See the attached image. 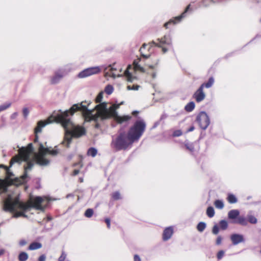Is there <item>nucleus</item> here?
I'll use <instances>...</instances> for the list:
<instances>
[{"label": "nucleus", "mask_w": 261, "mask_h": 261, "mask_svg": "<svg viewBox=\"0 0 261 261\" xmlns=\"http://www.w3.org/2000/svg\"><path fill=\"white\" fill-rule=\"evenodd\" d=\"M206 215L210 218H212L215 215V211L212 206H208L206 210Z\"/></svg>", "instance_id": "7c9ffc66"}, {"label": "nucleus", "mask_w": 261, "mask_h": 261, "mask_svg": "<svg viewBox=\"0 0 261 261\" xmlns=\"http://www.w3.org/2000/svg\"><path fill=\"white\" fill-rule=\"evenodd\" d=\"M190 7H191V5L190 4L188 5L187 6V7L186 8L184 11L180 15L175 17H173V18L170 19L168 22H166L164 24V27L166 29H168V28H169V25H175V24L180 22L181 21V20H182V19L186 16V14L188 12L192 11V9L190 8Z\"/></svg>", "instance_id": "9d476101"}, {"label": "nucleus", "mask_w": 261, "mask_h": 261, "mask_svg": "<svg viewBox=\"0 0 261 261\" xmlns=\"http://www.w3.org/2000/svg\"><path fill=\"white\" fill-rule=\"evenodd\" d=\"M215 206L218 209H222L224 207L223 202L221 200H216L214 202Z\"/></svg>", "instance_id": "2f4dec72"}, {"label": "nucleus", "mask_w": 261, "mask_h": 261, "mask_svg": "<svg viewBox=\"0 0 261 261\" xmlns=\"http://www.w3.org/2000/svg\"><path fill=\"white\" fill-rule=\"evenodd\" d=\"M196 121L198 123L200 128L205 129L210 123V118L205 112H201L197 115Z\"/></svg>", "instance_id": "f8f14e48"}, {"label": "nucleus", "mask_w": 261, "mask_h": 261, "mask_svg": "<svg viewBox=\"0 0 261 261\" xmlns=\"http://www.w3.org/2000/svg\"><path fill=\"white\" fill-rule=\"evenodd\" d=\"M93 210L92 209L88 208L85 212V216L87 218H90L93 216Z\"/></svg>", "instance_id": "ea45409f"}, {"label": "nucleus", "mask_w": 261, "mask_h": 261, "mask_svg": "<svg viewBox=\"0 0 261 261\" xmlns=\"http://www.w3.org/2000/svg\"><path fill=\"white\" fill-rule=\"evenodd\" d=\"M220 227L222 230H225L228 227L227 222L225 220H222L219 222Z\"/></svg>", "instance_id": "f704fd0d"}, {"label": "nucleus", "mask_w": 261, "mask_h": 261, "mask_svg": "<svg viewBox=\"0 0 261 261\" xmlns=\"http://www.w3.org/2000/svg\"><path fill=\"white\" fill-rule=\"evenodd\" d=\"M95 109L96 110L95 114L98 118H100L102 120L108 119L107 103L102 102L96 105Z\"/></svg>", "instance_id": "ddd939ff"}, {"label": "nucleus", "mask_w": 261, "mask_h": 261, "mask_svg": "<svg viewBox=\"0 0 261 261\" xmlns=\"http://www.w3.org/2000/svg\"><path fill=\"white\" fill-rule=\"evenodd\" d=\"M79 180H80V182H82L83 181V178H80L79 179Z\"/></svg>", "instance_id": "338daca9"}, {"label": "nucleus", "mask_w": 261, "mask_h": 261, "mask_svg": "<svg viewBox=\"0 0 261 261\" xmlns=\"http://www.w3.org/2000/svg\"><path fill=\"white\" fill-rule=\"evenodd\" d=\"M144 64V61L141 58H138L134 60L133 62V68L132 65H128L126 69L124 72V76L128 82H133L135 80L137 79L136 76H133L129 70L133 69L135 71H139L141 72H145L144 68L142 66Z\"/></svg>", "instance_id": "0eeeda50"}, {"label": "nucleus", "mask_w": 261, "mask_h": 261, "mask_svg": "<svg viewBox=\"0 0 261 261\" xmlns=\"http://www.w3.org/2000/svg\"><path fill=\"white\" fill-rule=\"evenodd\" d=\"M185 147L189 151L193 152L194 151V146L193 143H186L185 144Z\"/></svg>", "instance_id": "72a5a7b5"}, {"label": "nucleus", "mask_w": 261, "mask_h": 261, "mask_svg": "<svg viewBox=\"0 0 261 261\" xmlns=\"http://www.w3.org/2000/svg\"><path fill=\"white\" fill-rule=\"evenodd\" d=\"M247 221L251 224H255L257 223V220L256 217L252 215H247Z\"/></svg>", "instance_id": "c756f323"}, {"label": "nucleus", "mask_w": 261, "mask_h": 261, "mask_svg": "<svg viewBox=\"0 0 261 261\" xmlns=\"http://www.w3.org/2000/svg\"><path fill=\"white\" fill-rule=\"evenodd\" d=\"M113 90L114 88L113 86L111 85H108L106 87L105 91L107 94L110 95L112 93Z\"/></svg>", "instance_id": "4c0bfd02"}, {"label": "nucleus", "mask_w": 261, "mask_h": 261, "mask_svg": "<svg viewBox=\"0 0 261 261\" xmlns=\"http://www.w3.org/2000/svg\"><path fill=\"white\" fill-rule=\"evenodd\" d=\"M99 124L98 123H96V124L95 125V128H99Z\"/></svg>", "instance_id": "69168bd1"}, {"label": "nucleus", "mask_w": 261, "mask_h": 261, "mask_svg": "<svg viewBox=\"0 0 261 261\" xmlns=\"http://www.w3.org/2000/svg\"><path fill=\"white\" fill-rule=\"evenodd\" d=\"M26 244V242L24 240L21 241L20 242V245L21 246L24 245Z\"/></svg>", "instance_id": "680f3d73"}, {"label": "nucleus", "mask_w": 261, "mask_h": 261, "mask_svg": "<svg viewBox=\"0 0 261 261\" xmlns=\"http://www.w3.org/2000/svg\"><path fill=\"white\" fill-rule=\"evenodd\" d=\"M221 0H217L215 1L214 0H201V5L203 7H207L209 6L211 3H216L218 2H221Z\"/></svg>", "instance_id": "bb28decb"}, {"label": "nucleus", "mask_w": 261, "mask_h": 261, "mask_svg": "<svg viewBox=\"0 0 261 261\" xmlns=\"http://www.w3.org/2000/svg\"><path fill=\"white\" fill-rule=\"evenodd\" d=\"M227 200L229 203H236L238 201V199L237 197L232 194H228Z\"/></svg>", "instance_id": "a878e982"}, {"label": "nucleus", "mask_w": 261, "mask_h": 261, "mask_svg": "<svg viewBox=\"0 0 261 261\" xmlns=\"http://www.w3.org/2000/svg\"><path fill=\"white\" fill-rule=\"evenodd\" d=\"M194 129H195V127L193 125H192L189 129H187L186 133H189V132H192Z\"/></svg>", "instance_id": "13d9d810"}, {"label": "nucleus", "mask_w": 261, "mask_h": 261, "mask_svg": "<svg viewBox=\"0 0 261 261\" xmlns=\"http://www.w3.org/2000/svg\"><path fill=\"white\" fill-rule=\"evenodd\" d=\"M27 171L24 170L23 174L21 176V178L24 180L25 179H26L28 177V173Z\"/></svg>", "instance_id": "864d4df0"}, {"label": "nucleus", "mask_w": 261, "mask_h": 261, "mask_svg": "<svg viewBox=\"0 0 261 261\" xmlns=\"http://www.w3.org/2000/svg\"><path fill=\"white\" fill-rule=\"evenodd\" d=\"M22 212H18L17 213V215L18 216H25V215H24V213H23V211L22 210Z\"/></svg>", "instance_id": "bf43d9fd"}, {"label": "nucleus", "mask_w": 261, "mask_h": 261, "mask_svg": "<svg viewBox=\"0 0 261 261\" xmlns=\"http://www.w3.org/2000/svg\"><path fill=\"white\" fill-rule=\"evenodd\" d=\"M138 113H139V112H138V111H133V112H132V114H133V115H137V114H138Z\"/></svg>", "instance_id": "0e129e2a"}, {"label": "nucleus", "mask_w": 261, "mask_h": 261, "mask_svg": "<svg viewBox=\"0 0 261 261\" xmlns=\"http://www.w3.org/2000/svg\"><path fill=\"white\" fill-rule=\"evenodd\" d=\"M224 255V251L223 250H220L217 254V258L218 259H221Z\"/></svg>", "instance_id": "a18cd8bd"}, {"label": "nucleus", "mask_w": 261, "mask_h": 261, "mask_svg": "<svg viewBox=\"0 0 261 261\" xmlns=\"http://www.w3.org/2000/svg\"><path fill=\"white\" fill-rule=\"evenodd\" d=\"M86 134V130L84 127L82 126H76L73 128L72 130H66L64 139L62 142V144L66 147L69 148L70 144L72 141V138H79Z\"/></svg>", "instance_id": "20e7f679"}, {"label": "nucleus", "mask_w": 261, "mask_h": 261, "mask_svg": "<svg viewBox=\"0 0 261 261\" xmlns=\"http://www.w3.org/2000/svg\"><path fill=\"white\" fill-rule=\"evenodd\" d=\"M105 222L107 224V227L108 228H110V225H111V220L109 218H107L105 219Z\"/></svg>", "instance_id": "603ef678"}, {"label": "nucleus", "mask_w": 261, "mask_h": 261, "mask_svg": "<svg viewBox=\"0 0 261 261\" xmlns=\"http://www.w3.org/2000/svg\"><path fill=\"white\" fill-rule=\"evenodd\" d=\"M66 254L64 251H62V254L58 258V261H64L66 258Z\"/></svg>", "instance_id": "79ce46f5"}, {"label": "nucleus", "mask_w": 261, "mask_h": 261, "mask_svg": "<svg viewBox=\"0 0 261 261\" xmlns=\"http://www.w3.org/2000/svg\"><path fill=\"white\" fill-rule=\"evenodd\" d=\"M45 256L44 254L40 256V257L38 258V261H45Z\"/></svg>", "instance_id": "6e6d98bb"}, {"label": "nucleus", "mask_w": 261, "mask_h": 261, "mask_svg": "<svg viewBox=\"0 0 261 261\" xmlns=\"http://www.w3.org/2000/svg\"><path fill=\"white\" fill-rule=\"evenodd\" d=\"M195 107V105L194 102L193 101H191L186 105L185 110L186 112H190L194 109Z\"/></svg>", "instance_id": "393cba45"}, {"label": "nucleus", "mask_w": 261, "mask_h": 261, "mask_svg": "<svg viewBox=\"0 0 261 261\" xmlns=\"http://www.w3.org/2000/svg\"><path fill=\"white\" fill-rule=\"evenodd\" d=\"M22 112H23V116L25 118L27 117V116H28V115H29V111L28 109L27 108H23Z\"/></svg>", "instance_id": "09e8293b"}, {"label": "nucleus", "mask_w": 261, "mask_h": 261, "mask_svg": "<svg viewBox=\"0 0 261 261\" xmlns=\"http://www.w3.org/2000/svg\"><path fill=\"white\" fill-rule=\"evenodd\" d=\"M10 106H11L10 103L0 106V112H2L3 111L6 110L8 108H9L10 107Z\"/></svg>", "instance_id": "37998d69"}, {"label": "nucleus", "mask_w": 261, "mask_h": 261, "mask_svg": "<svg viewBox=\"0 0 261 261\" xmlns=\"http://www.w3.org/2000/svg\"><path fill=\"white\" fill-rule=\"evenodd\" d=\"M103 97L102 92H100L96 97L95 102L96 103L100 102Z\"/></svg>", "instance_id": "a19ab883"}, {"label": "nucleus", "mask_w": 261, "mask_h": 261, "mask_svg": "<svg viewBox=\"0 0 261 261\" xmlns=\"http://www.w3.org/2000/svg\"><path fill=\"white\" fill-rule=\"evenodd\" d=\"M127 88L128 90H138V89L139 88V86L133 85L132 87H131L130 86H128Z\"/></svg>", "instance_id": "8fccbe9b"}, {"label": "nucleus", "mask_w": 261, "mask_h": 261, "mask_svg": "<svg viewBox=\"0 0 261 261\" xmlns=\"http://www.w3.org/2000/svg\"><path fill=\"white\" fill-rule=\"evenodd\" d=\"M47 151L42 143H39L38 153L35 154L34 160L40 166H46L49 163V160L45 157V152Z\"/></svg>", "instance_id": "1a4fd4ad"}, {"label": "nucleus", "mask_w": 261, "mask_h": 261, "mask_svg": "<svg viewBox=\"0 0 261 261\" xmlns=\"http://www.w3.org/2000/svg\"><path fill=\"white\" fill-rule=\"evenodd\" d=\"M79 172H80L79 170L75 169L73 170L72 175L73 176H75V175H77L79 173Z\"/></svg>", "instance_id": "4d7b16f0"}, {"label": "nucleus", "mask_w": 261, "mask_h": 261, "mask_svg": "<svg viewBox=\"0 0 261 261\" xmlns=\"http://www.w3.org/2000/svg\"><path fill=\"white\" fill-rule=\"evenodd\" d=\"M86 102L82 101L81 103L73 105L69 110H67L61 114L57 115L55 117H50L45 121H39L37 123V125L35 128V137L34 142L38 141V133L41 132L42 127H44L46 124L56 121L61 124L64 128L67 129L70 124V119L68 118L69 115H73L77 111L82 112L83 116L85 120L86 121H90L91 120L97 121L98 118L96 115L93 114L94 110H89L88 109V106L90 104L89 103L87 106L84 104Z\"/></svg>", "instance_id": "f257e3e1"}, {"label": "nucleus", "mask_w": 261, "mask_h": 261, "mask_svg": "<svg viewBox=\"0 0 261 261\" xmlns=\"http://www.w3.org/2000/svg\"><path fill=\"white\" fill-rule=\"evenodd\" d=\"M219 228L217 225H215L212 229V233L214 234H217L219 233Z\"/></svg>", "instance_id": "c03bdc74"}, {"label": "nucleus", "mask_w": 261, "mask_h": 261, "mask_svg": "<svg viewBox=\"0 0 261 261\" xmlns=\"http://www.w3.org/2000/svg\"><path fill=\"white\" fill-rule=\"evenodd\" d=\"M173 233V229L172 227L166 228L163 233V240L164 241L168 240Z\"/></svg>", "instance_id": "f3484780"}, {"label": "nucleus", "mask_w": 261, "mask_h": 261, "mask_svg": "<svg viewBox=\"0 0 261 261\" xmlns=\"http://www.w3.org/2000/svg\"><path fill=\"white\" fill-rule=\"evenodd\" d=\"M5 250L4 249H0V256L3 255L5 253Z\"/></svg>", "instance_id": "052dcab7"}, {"label": "nucleus", "mask_w": 261, "mask_h": 261, "mask_svg": "<svg viewBox=\"0 0 261 261\" xmlns=\"http://www.w3.org/2000/svg\"><path fill=\"white\" fill-rule=\"evenodd\" d=\"M97 150L93 147L90 148L87 152V154L89 155H91L92 157H94L97 154Z\"/></svg>", "instance_id": "473e14b6"}, {"label": "nucleus", "mask_w": 261, "mask_h": 261, "mask_svg": "<svg viewBox=\"0 0 261 261\" xmlns=\"http://www.w3.org/2000/svg\"><path fill=\"white\" fill-rule=\"evenodd\" d=\"M106 76H109L115 78L116 76H119V73L117 69L115 67V64L109 65L105 69Z\"/></svg>", "instance_id": "2eb2a0df"}, {"label": "nucleus", "mask_w": 261, "mask_h": 261, "mask_svg": "<svg viewBox=\"0 0 261 261\" xmlns=\"http://www.w3.org/2000/svg\"><path fill=\"white\" fill-rule=\"evenodd\" d=\"M158 40L159 41V43H156L153 41L150 42L149 43L150 46H151V44H153L155 46L161 47L163 53H166L168 50V49L165 47H163V45L166 44L168 46H171L172 45V40L170 36H164L161 39H158Z\"/></svg>", "instance_id": "9b49d317"}, {"label": "nucleus", "mask_w": 261, "mask_h": 261, "mask_svg": "<svg viewBox=\"0 0 261 261\" xmlns=\"http://www.w3.org/2000/svg\"><path fill=\"white\" fill-rule=\"evenodd\" d=\"M182 134V132L180 130H176L173 133V137H179Z\"/></svg>", "instance_id": "de8ad7c7"}, {"label": "nucleus", "mask_w": 261, "mask_h": 261, "mask_svg": "<svg viewBox=\"0 0 261 261\" xmlns=\"http://www.w3.org/2000/svg\"><path fill=\"white\" fill-rule=\"evenodd\" d=\"M147 45H148L147 44H146L145 43H144L142 45V46L141 47V48H140V51L141 56L143 58H144V59H147V58H148L150 57V55L149 54H146L145 53V49L146 48V47Z\"/></svg>", "instance_id": "b1692460"}, {"label": "nucleus", "mask_w": 261, "mask_h": 261, "mask_svg": "<svg viewBox=\"0 0 261 261\" xmlns=\"http://www.w3.org/2000/svg\"><path fill=\"white\" fill-rule=\"evenodd\" d=\"M45 149H46L47 150V151H46L45 152L46 154H51L52 155H56L59 153V151L57 149L50 150L49 148H45Z\"/></svg>", "instance_id": "58836bf2"}, {"label": "nucleus", "mask_w": 261, "mask_h": 261, "mask_svg": "<svg viewBox=\"0 0 261 261\" xmlns=\"http://www.w3.org/2000/svg\"><path fill=\"white\" fill-rule=\"evenodd\" d=\"M100 69L99 67H93L87 68L78 74V77L80 78H84L93 74L99 73Z\"/></svg>", "instance_id": "4468645a"}, {"label": "nucleus", "mask_w": 261, "mask_h": 261, "mask_svg": "<svg viewBox=\"0 0 261 261\" xmlns=\"http://www.w3.org/2000/svg\"><path fill=\"white\" fill-rule=\"evenodd\" d=\"M111 197L113 200H118L122 198L120 193L119 191H115L112 193Z\"/></svg>", "instance_id": "cd10ccee"}, {"label": "nucleus", "mask_w": 261, "mask_h": 261, "mask_svg": "<svg viewBox=\"0 0 261 261\" xmlns=\"http://www.w3.org/2000/svg\"><path fill=\"white\" fill-rule=\"evenodd\" d=\"M42 247V244L39 242H33L29 245L28 249L30 250H34L40 249Z\"/></svg>", "instance_id": "5701e85b"}, {"label": "nucleus", "mask_w": 261, "mask_h": 261, "mask_svg": "<svg viewBox=\"0 0 261 261\" xmlns=\"http://www.w3.org/2000/svg\"><path fill=\"white\" fill-rule=\"evenodd\" d=\"M214 82L215 80L213 77H210L207 82L202 84L199 88L195 92L193 97L197 102H200L204 99L205 94L203 92V89L204 88H211L213 85Z\"/></svg>", "instance_id": "6e6552de"}, {"label": "nucleus", "mask_w": 261, "mask_h": 261, "mask_svg": "<svg viewBox=\"0 0 261 261\" xmlns=\"http://www.w3.org/2000/svg\"><path fill=\"white\" fill-rule=\"evenodd\" d=\"M234 223L240 224L242 226H246L248 224L247 218L243 216H239L237 220L233 222Z\"/></svg>", "instance_id": "aec40b11"}, {"label": "nucleus", "mask_w": 261, "mask_h": 261, "mask_svg": "<svg viewBox=\"0 0 261 261\" xmlns=\"http://www.w3.org/2000/svg\"><path fill=\"white\" fill-rule=\"evenodd\" d=\"M27 162V166L24 167V170L28 171L32 169L34 166V163L32 161H30L29 160Z\"/></svg>", "instance_id": "c9c22d12"}, {"label": "nucleus", "mask_w": 261, "mask_h": 261, "mask_svg": "<svg viewBox=\"0 0 261 261\" xmlns=\"http://www.w3.org/2000/svg\"><path fill=\"white\" fill-rule=\"evenodd\" d=\"M159 62V60H157L156 62L154 63V65H148V64H145L144 65L145 66H148L149 68L150 69H154V67L158 65Z\"/></svg>", "instance_id": "3c124183"}, {"label": "nucleus", "mask_w": 261, "mask_h": 261, "mask_svg": "<svg viewBox=\"0 0 261 261\" xmlns=\"http://www.w3.org/2000/svg\"><path fill=\"white\" fill-rule=\"evenodd\" d=\"M107 113L108 119L113 117L115 119L116 117L118 115L114 106H111L109 110L107 109Z\"/></svg>", "instance_id": "412c9836"}, {"label": "nucleus", "mask_w": 261, "mask_h": 261, "mask_svg": "<svg viewBox=\"0 0 261 261\" xmlns=\"http://www.w3.org/2000/svg\"><path fill=\"white\" fill-rule=\"evenodd\" d=\"M63 75L60 72H57L55 75L51 78L50 83L51 84H56L58 83L60 80L63 77Z\"/></svg>", "instance_id": "a211bd4d"}, {"label": "nucleus", "mask_w": 261, "mask_h": 261, "mask_svg": "<svg viewBox=\"0 0 261 261\" xmlns=\"http://www.w3.org/2000/svg\"><path fill=\"white\" fill-rule=\"evenodd\" d=\"M134 142L130 138L128 133L127 135L125 132H123L119 134L116 139L112 142V144L117 150H125Z\"/></svg>", "instance_id": "39448f33"}, {"label": "nucleus", "mask_w": 261, "mask_h": 261, "mask_svg": "<svg viewBox=\"0 0 261 261\" xmlns=\"http://www.w3.org/2000/svg\"><path fill=\"white\" fill-rule=\"evenodd\" d=\"M223 240V238L221 236H219L217 237L216 240V245H220L222 243V241Z\"/></svg>", "instance_id": "49530a36"}, {"label": "nucleus", "mask_w": 261, "mask_h": 261, "mask_svg": "<svg viewBox=\"0 0 261 261\" xmlns=\"http://www.w3.org/2000/svg\"><path fill=\"white\" fill-rule=\"evenodd\" d=\"M46 200L45 197H30L27 202H23L20 201L18 198H15L13 200L11 198H8L4 202V208L5 211L10 212H14L16 209L26 211L31 207L44 211L48 202L47 201L45 205L43 204V202Z\"/></svg>", "instance_id": "f03ea898"}, {"label": "nucleus", "mask_w": 261, "mask_h": 261, "mask_svg": "<svg viewBox=\"0 0 261 261\" xmlns=\"http://www.w3.org/2000/svg\"><path fill=\"white\" fill-rule=\"evenodd\" d=\"M112 106H114V108H116V110L118 109L119 107V105L118 104H114Z\"/></svg>", "instance_id": "e2e57ef3"}, {"label": "nucleus", "mask_w": 261, "mask_h": 261, "mask_svg": "<svg viewBox=\"0 0 261 261\" xmlns=\"http://www.w3.org/2000/svg\"><path fill=\"white\" fill-rule=\"evenodd\" d=\"M240 212L238 210H232L228 213V217L230 219L237 220L239 217Z\"/></svg>", "instance_id": "4be33fe9"}, {"label": "nucleus", "mask_w": 261, "mask_h": 261, "mask_svg": "<svg viewBox=\"0 0 261 261\" xmlns=\"http://www.w3.org/2000/svg\"><path fill=\"white\" fill-rule=\"evenodd\" d=\"M134 261H141L139 256L137 254H135L134 256Z\"/></svg>", "instance_id": "5fc2aeb1"}, {"label": "nucleus", "mask_w": 261, "mask_h": 261, "mask_svg": "<svg viewBox=\"0 0 261 261\" xmlns=\"http://www.w3.org/2000/svg\"><path fill=\"white\" fill-rule=\"evenodd\" d=\"M260 253H261V250H260Z\"/></svg>", "instance_id": "774afa93"}, {"label": "nucleus", "mask_w": 261, "mask_h": 261, "mask_svg": "<svg viewBox=\"0 0 261 261\" xmlns=\"http://www.w3.org/2000/svg\"><path fill=\"white\" fill-rule=\"evenodd\" d=\"M145 128L146 123L144 120L136 121L128 132L130 138L134 141H138L143 134Z\"/></svg>", "instance_id": "423d86ee"}, {"label": "nucleus", "mask_w": 261, "mask_h": 261, "mask_svg": "<svg viewBox=\"0 0 261 261\" xmlns=\"http://www.w3.org/2000/svg\"><path fill=\"white\" fill-rule=\"evenodd\" d=\"M131 118L132 117L128 115H124L122 116L117 115L116 117L115 120L117 122V123L121 124L124 122H126L129 120L131 119Z\"/></svg>", "instance_id": "6ab92c4d"}, {"label": "nucleus", "mask_w": 261, "mask_h": 261, "mask_svg": "<svg viewBox=\"0 0 261 261\" xmlns=\"http://www.w3.org/2000/svg\"><path fill=\"white\" fill-rule=\"evenodd\" d=\"M230 240L233 245H237L239 243L244 242L245 239L242 234L233 233L230 236Z\"/></svg>", "instance_id": "dca6fc26"}, {"label": "nucleus", "mask_w": 261, "mask_h": 261, "mask_svg": "<svg viewBox=\"0 0 261 261\" xmlns=\"http://www.w3.org/2000/svg\"><path fill=\"white\" fill-rule=\"evenodd\" d=\"M18 258L19 261H26L28 259V255L25 252H21L19 253Z\"/></svg>", "instance_id": "c85d7f7f"}, {"label": "nucleus", "mask_w": 261, "mask_h": 261, "mask_svg": "<svg viewBox=\"0 0 261 261\" xmlns=\"http://www.w3.org/2000/svg\"><path fill=\"white\" fill-rule=\"evenodd\" d=\"M206 227L205 223L201 222L199 223L197 226V230L200 232H202Z\"/></svg>", "instance_id": "e433bc0d"}, {"label": "nucleus", "mask_w": 261, "mask_h": 261, "mask_svg": "<svg viewBox=\"0 0 261 261\" xmlns=\"http://www.w3.org/2000/svg\"><path fill=\"white\" fill-rule=\"evenodd\" d=\"M33 144L29 143L27 147H22L18 150V154L12 158L10 161V167L14 163H20L22 161H28L30 160V155L33 152Z\"/></svg>", "instance_id": "7ed1b4c3"}]
</instances>
